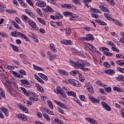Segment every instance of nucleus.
Listing matches in <instances>:
<instances>
[{
  "mask_svg": "<svg viewBox=\"0 0 124 124\" xmlns=\"http://www.w3.org/2000/svg\"><path fill=\"white\" fill-rule=\"evenodd\" d=\"M70 63L75 67V68H76V69H78V68H79V69H81L82 71H84V72H87V71H89V68H86L85 65L88 66L89 65V63H87V62L84 61V60H80L78 61L77 62H75L73 61L70 60Z\"/></svg>",
  "mask_w": 124,
  "mask_h": 124,
  "instance_id": "obj_1",
  "label": "nucleus"
},
{
  "mask_svg": "<svg viewBox=\"0 0 124 124\" xmlns=\"http://www.w3.org/2000/svg\"><path fill=\"white\" fill-rule=\"evenodd\" d=\"M104 16L106 18H107V19H108L109 21H113L114 23L116 25V26H120V27H123V24L119 22V21L111 17V15L109 14H105Z\"/></svg>",
  "mask_w": 124,
  "mask_h": 124,
  "instance_id": "obj_2",
  "label": "nucleus"
},
{
  "mask_svg": "<svg viewBox=\"0 0 124 124\" xmlns=\"http://www.w3.org/2000/svg\"><path fill=\"white\" fill-rule=\"evenodd\" d=\"M85 87L87 89V90L88 91L89 93H90L91 94H93V93H94L93 88L90 82H86L85 84Z\"/></svg>",
  "mask_w": 124,
  "mask_h": 124,
  "instance_id": "obj_3",
  "label": "nucleus"
},
{
  "mask_svg": "<svg viewBox=\"0 0 124 124\" xmlns=\"http://www.w3.org/2000/svg\"><path fill=\"white\" fill-rule=\"evenodd\" d=\"M17 117V119H19V120H20V121H23V122H27V121H28L27 116L21 113L18 114Z\"/></svg>",
  "mask_w": 124,
  "mask_h": 124,
  "instance_id": "obj_4",
  "label": "nucleus"
},
{
  "mask_svg": "<svg viewBox=\"0 0 124 124\" xmlns=\"http://www.w3.org/2000/svg\"><path fill=\"white\" fill-rule=\"evenodd\" d=\"M36 5L39 6L40 7H45V6L47 5V4H46L45 1H38L36 3Z\"/></svg>",
  "mask_w": 124,
  "mask_h": 124,
  "instance_id": "obj_5",
  "label": "nucleus"
},
{
  "mask_svg": "<svg viewBox=\"0 0 124 124\" xmlns=\"http://www.w3.org/2000/svg\"><path fill=\"white\" fill-rule=\"evenodd\" d=\"M82 39L86 40V41H91V40H93V35L91 34H88L86 35V37H83Z\"/></svg>",
  "mask_w": 124,
  "mask_h": 124,
  "instance_id": "obj_6",
  "label": "nucleus"
},
{
  "mask_svg": "<svg viewBox=\"0 0 124 124\" xmlns=\"http://www.w3.org/2000/svg\"><path fill=\"white\" fill-rule=\"evenodd\" d=\"M104 72L105 73H106V74L109 75L110 76H112V75H114V74H115V71L111 69L105 70Z\"/></svg>",
  "mask_w": 124,
  "mask_h": 124,
  "instance_id": "obj_7",
  "label": "nucleus"
},
{
  "mask_svg": "<svg viewBox=\"0 0 124 124\" xmlns=\"http://www.w3.org/2000/svg\"><path fill=\"white\" fill-rule=\"evenodd\" d=\"M17 106L19 109L23 112H24V113H28L29 111L28 110V109L25 106L22 104H18Z\"/></svg>",
  "mask_w": 124,
  "mask_h": 124,
  "instance_id": "obj_8",
  "label": "nucleus"
},
{
  "mask_svg": "<svg viewBox=\"0 0 124 124\" xmlns=\"http://www.w3.org/2000/svg\"><path fill=\"white\" fill-rule=\"evenodd\" d=\"M44 12H46V13H51V12H54V10L50 6H46V8L43 9Z\"/></svg>",
  "mask_w": 124,
  "mask_h": 124,
  "instance_id": "obj_9",
  "label": "nucleus"
},
{
  "mask_svg": "<svg viewBox=\"0 0 124 124\" xmlns=\"http://www.w3.org/2000/svg\"><path fill=\"white\" fill-rule=\"evenodd\" d=\"M101 105H102L103 107H104V108L107 110V111H111V108L110 106L107 105V104H106V103L105 102H102Z\"/></svg>",
  "mask_w": 124,
  "mask_h": 124,
  "instance_id": "obj_10",
  "label": "nucleus"
},
{
  "mask_svg": "<svg viewBox=\"0 0 124 124\" xmlns=\"http://www.w3.org/2000/svg\"><path fill=\"white\" fill-rule=\"evenodd\" d=\"M89 99L93 103H99V99L93 96H89Z\"/></svg>",
  "mask_w": 124,
  "mask_h": 124,
  "instance_id": "obj_11",
  "label": "nucleus"
},
{
  "mask_svg": "<svg viewBox=\"0 0 124 124\" xmlns=\"http://www.w3.org/2000/svg\"><path fill=\"white\" fill-rule=\"evenodd\" d=\"M28 23L31 28H33V29H35V28H36V24L34 22L32 21V20L28 19Z\"/></svg>",
  "mask_w": 124,
  "mask_h": 124,
  "instance_id": "obj_12",
  "label": "nucleus"
},
{
  "mask_svg": "<svg viewBox=\"0 0 124 124\" xmlns=\"http://www.w3.org/2000/svg\"><path fill=\"white\" fill-rule=\"evenodd\" d=\"M66 93L69 96H73V97H76V93L73 91H68L66 92Z\"/></svg>",
  "mask_w": 124,
  "mask_h": 124,
  "instance_id": "obj_13",
  "label": "nucleus"
},
{
  "mask_svg": "<svg viewBox=\"0 0 124 124\" xmlns=\"http://www.w3.org/2000/svg\"><path fill=\"white\" fill-rule=\"evenodd\" d=\"M18 34L19 35V36H20V37H21V38H23V39H25V40H26V41H29V38H28V37L25 36V34L20 32H18Z\"/></svg>",
  "mask_w": 124,
  "mask_h": 124,
  "instance_id": "obj_14",
  "label": "nucleus"
},
{
  "mask_svg": "<svg viewBox=\"0 0 124 124\" xmlns=\"http://www.w3.org/2000/svg\"><path fill=\"white\" fill-rule=\"evenodd\" d=\"M38 75L41 77L42 79H43V80H45V81H48V77H47L46 75L40 73H38Z\"/></svg>",
  "mask_w": 124,
  "mask_h": 124,
  "instance_id": "obj_15",
  "label": "nucleus"
},
{
  "mask_svg": "<svg viewBox=\"0 0 124 124\" xmlns=\"http://www.w3.org/2000/svg\"><path fill=\"white\" fill-rule=\"evenodd\" d=\"M58 72H59L61 75H63V76H67L68 75L67 72L63 70H58Z\"/></svg>",
  "mask_w": 124,
  "mask_h": 124,
  "instance_id": "obj_16",
  "label": "nucleus"
},
{
  "mask_svg": "<svg viewBox=\"0 0 124 124\" xmlns=\"http://www.w3.org/2000/svg\"><path fill=\"white\" fill-rule=\"evenodd\" d=\"M0 112H3L6 115V117L8 116V109L5 108H0Z\"/></svg>",
  "mask_w": 124,
  "mask_h": 124,
  "instance_id": "obj_17",
  "label": "nucleus"
},
{
  "mask_svg": "<svg viewBox=\"0 0 124 124\" xmlns=\"http://www.w3.org/2000/svg\"><path fill=\"white\" fill-rule=\"evenodd\" d=\"M116 80L120 82H124V76L123 75L119 76L118 77L116 78Z\"/></svg>",
  "mask_w": 124,
  "mask_h": 124,
  "instance_id": "obj_18",
  "label": "nucleus"
},
{
  "mask_svg": "<svg viewBox=\"0 0 124 124\" xmlns=\"http://www.w3.org/2000/svg\"><path fill=\"white\" fill-rule=\"evenodd\" d=\"M43 115L44 118L45 119L46 121H47V122H50L51 119H50V117H49V115L46 113H43Z\"/></svg>",
  "mask_w": 124,
  "mask_h": 124,
  "instance_id": "obj_19",
  "label": "nucleus"
},
{
  "mask_svg": "<svg viewBox=\"0 0 124 124\" xmlns=\"http://www.w3.org/2000/svg\"><path fill=\"white\" fill-rule=\"evenodd\" d=\"M99 8L102 10V11H104V12H108V13H109V10H108V8L103 6H100Z\"/></svg>",
  "mask_w": 124,
  "mask_h": 124,
  "instance_id": "obj_20",
  "label": "nucleus"
},
{
  "mask_svg": "<svg viewBox=\"0 0 124 124\" xmlns=\"http://www.w3.org/2000/svg\"><path fill=\"white\" fill-rule=\"evenodd\" d=\"M12 74L14 75V76H15V77H16L17 78H19L20 79H22V78H23V76L19 75L16 72H13Z\"/></svg>",
  "mask_w": 124,
  "mask_h": 124,
  "instance_id": "obj_21",
  "label": "nucleus"
},
{
  "mask_svg": "<svg viewBox=\"0 0 124 124\" xmlns=\"http://www.w3.org/2000/svg\"><path fill=\"white\" fill-rule=\"evenodd\" d=\"M91 12L93 13H101V11L100 10H98L97 9H95L93 8H92L90 9Z\"/></svg>",
  "mask_w": 124,
  "mask_h": 124,
  "instance_id": "obj_22",
  "label": "nucleus"
},
{
  "mask_svg": "<svg viewBox=\"0 0 124 124\" xmlns=\"http://www.w3.org/2000/svg\"><path fill=\"white\" fill-rule=\"evenodd\" d=\"M50 48L51 51H52V52H57V49H56V47H55V45H53V44H50Z\"/></svg>",
  "mask_w": 124,
  "mask_h": 124,
  "instance_id": "obj_23",
  "label": "nucleus"
},
{
  "mask_svg": "<svg viewBox=\"0 0 124 124\" xmlns=\"http://www.w3.org/2000/svg\"><path fill=\"white\" fill-rule=\"evenodd\" d=\"M86 120L87 122H89V123H91V124H96V121H95V120L92 119V118H86Z\"/></svg>",
  "mask_w": 124,
  "mask_h": 124,
  "instance_id": "obj_24",
  "label": "nucleus"
},
{
  "mask_svg": "<svg viewBox=\"0 0 124 124\" xmlns=\"http://www.w3.org/2000/svg\"><path fill=\"white\" fill-rule=\"evenodd\" d=\"M96 22L98 24H99V25H103V26H106V25H107V24H106V23H105L103 21L99 20V19H97V20H96Z\"/></svg>",
  "mask_w": 124,
  "mask_h": 124,
  "instance_id": "obj_25",
  "label": "nucleus"
},
{
  "mask_svg": "<svg viewBox=\"0 0 124 124\" xmlns=\"http://www.w3.org/2000/svg\"><path fill=\"white\" fill-rule=\"evenodd\" d=\"M29 98L31 101H38V98L35 96H30Z\"/></svg>",
  "mask_w": 124,
  "mask_h": 124,
  "instance_id": "obj_26",
  "label": "nucleus"
},
{
  "mask_svg": "<svg viewBox=\"0 0 124 124\" xmlns=\"http://www.w3.org/2000/svg\"><path fill=\"white\" fill-rule=\"evenodd\" d=\"M37 20L39 23H41V24H43V25H46V23H45V21H44V19L41 18L40 17H37Z\"/></svg>",
  "mask_w": 124,
  "mask_h": 124,
  "instance_id": "obj_27",
  "label": "nucleus"
},
{
  "mask_svg": "<svg viewBox=\"0 0 124 124\" xmlns=\"http://www.w3.org/2000/svg\"><path fill=\"white\" fill-rule=\"evenodd\" d=\"M20 83H21V84H25V85H30V82L27 79H21Z\"/></svg>",
  "mask_w": 124,
  "mask_h": 124,
  "instance_id": "obj_28",
  "label": "nucleus"
},
{
  "mask_svg": "<svg viewBox=\"0 0 124 124\" xmlns=\"http://www.w3.org/2000/svg\"><path fill=\"white\" fill-rule=\"evenodd\" d=\"M11 35H12L14 37H17L19 34L17 31H14L11 33Z\"/></svg>",
  "mask_w": 124,
  "mask_h": 124,
  "instance_id": "obj_29",
  "label": "nucleus"
},
{
  "mask_svg": "<svg viewBox=\"0 0 124 124\" xmlns=\"http://www.w3.org/2000/svg\"><path fill=\"white\" fill-rule=\"evenodd\" d=\"M0 95H1L2 97H5V94L4 93V92H3V90L1 88H0Z\"/></svg>",
  "mask_w": 124,
  "mask_h": 124,
  "instance_id": "obj_30",
  "label": "nucleus"
},
{
  "mask_svg": "<svg viewBox=\"0 0 124 124\" xmlns=\"http://www.w3.org/2000/svg\"><path fill=\"white\" fill-rule=\"evenodd\" d=\"M21 18L24 22H27V20L29 21V17L27 16L22 15L21 16Z\"/></svg>",
  "mask_w": 124,
  "mask_h": 124,
  "instance_id": "obj_31",
  "label": "nucleus"
},
{
  "mask_svg": "<svg viewBox=\"0 0 124 124\" xmlns=\"http://www.w3.org/2000/svg\"><path fill=\"white\" fill-rule=\"evenodd\" d=\"M59 94H60L62 96V97H64V98L66 97V94H65V92H64V91L62 90H61Z\"/></svg>",
  "mask_w": 124,
  "mask_h": 124,
  "instance_id": "obj_32",
  "label": "nucleus"
},
{
  "mask_svg": "<svg viewBox=\"0 0 124 124\" xmlns=\"http://www.w3.org/2000/svg\"><path fill=\"white\" fill-rule=\"evenodd\" d=\"M103 65L104 66H105V67H108V68H109V67H111V65L108 62H104L103 63Z\"/></svg>",
  "mask_w": 124,
  "mask_h": 124,
  "instance_id": "obj_33",
  "label": "nucleus"
},
{
  "mask_svg": "<svg viewBox=\"0 0 124 124\" xmlns=\"http://www.w3.org/2000/svg\"><path fill=\"white\" fill-rule=\"evenodd\" d=\"M74 86H75V87H78L79 88V87H81V84H80V82H79L78 81L76 80V81H75Z\"/></svg>",
  "mask_w": 124,
  "mask_h": 124,
  "instance_id": "obj_34",
  "label": "nucleus"
},
{
  "mask_svg": "<svg viewBox=\"0 0 124 124\" xmlns=\"http://www.w3.org/2000/svg\"><path fill=\"white\" fill-rule=\"evenodd\" d=\"M57 111H58V112H59V113H61V114H62V115H65V112H64L63 110H62L60 107H58L57 108Z\"/></svg>",
  "mask_w": 124,
  "mask_h": 124,
  "instance_id": "obj_35",
  "label": "nucleus"
},
{
  "mask_svg": "<svg viewBox=\"0 0 124 124\" xmlns=\"http://www.w3.org/2000/svg\"><path fill=\"white\" fill-rule=\"evenodd\" d=\"M123 62L122 60L117 61H116V63L119 64V65H121V66H124V62Z\"/></svg>",
  "mask_w": 124,
  "mask_h": 124,
  "instance_id": "obj_36",
  "label": "nucleus"
},
{
  "mask_svg": "<svg viewBox=\"0 0 124 124\" xmlns=\"http://www.w3.org/2000/svg\"><path fill=\"white\" fill-rule=\"evenodd\" d=\"M47 103L49 108H50V109H54V107H53V104H52V102H50V101H47Z\"/></svg>",
  "mask_w": 124,
  "mask_h": 124,
  "instance_id": "obj_37",
  "label": "nucleus"
},
{
  "mask_svg": "<svg viewBox=\"0 0 124 124\" xmlns=\"http://www.w3.org/2000/svg\"><path fill=\"white\" fill-rule=\"evenodd\" d=\"M64 16H72V13L69 12H64L63 13Z\"/></svg>",
  "mask_w": 124,
  "mask_h": 124,
  "instance_id": "obj_38",
  "label": "nucleus"
},
{
  "mask_svg": "<svg viewBox=\"0 0 124 124\" xmlns=\"http://www.w3.org/2000/svg\"><path fill=\"white\" fill-rule=\"evenodd\" d=\"M113 90L116 92H118V93H121L122 92V89L117 87H114Z\"/></svg>",
  "mask_w": 124,
  "mask_h": 124,
  "instance_id": "obj_39",
  "label": "nucleus"
},
{
  "mask_svg": "<svg viewBox=\"0 0 124 124\" xmlns=\"http://www.w3.org/2000/svg\"><path fill=\"white\" fill-rule=\"evenodd\" d=\"M84 3H85V6L89 7V5H88V2H91L92 0H83Z\"/></svg>",
  "mask_w": 124,
  "mask_h": 124,
  "instance_id": "obj_40",
  "label": "nucleus"
},
{
  "mask_svg": "<svg viewBox=\"0 0 124 124\" xmlns=\"http://www.w3.org/2000/svg\"><path fill=\"white\" fill-rule=\"evenodd\" d=\"M3 10H4V6L0 2V12H3Z\"/></svg>",
  "mask_w": 124,
  "mask_h": 124,
  "instance_id": "obj_41",
  "label": "nucleus"
},
{
  "mask_svg": "<svg viewBox=\"0 0 124 124\" xmlns=\"http://www.w3.org/2000/svg\"><path fill=\"white\" fill-rule=\"evenodd\" d=\"M33 68H34V69H35L36 70H38V71L42 70V68L39 67L37 66H36L34 64H33Z\"/></svg>",
  "mask_w": 124,
  "mask_h": 124,
  "instance_id": "obj_42",
  "label": "nucleus"
},
{
  "mask_svg": "<svg viewBox=\"0 0 124 124\" xmlns=\"http://www.w3.org/2000/svg\"><path fill=\"white\" fill-rule=\"evenodd\" d=\"M76 81V80L75 79H73L71 78L68 80V82H69L71 84V85H73V86L74 85V84Z\"/></svg>",
  "mask_w": 124,
  "mask_h": 124,
  "instance_id": "obj_43",
  "label": "nucleus"
},
{
  "mask_svg": "<svg viewBox=\"0 0 124 124\" xmlns=\"http://www.w3.org/2000/svg\"><path fill=\"white\" fill-rule=\"evenodd\" d=\"M107 1H108V2L110 4V5H114L115 4V1L114 0H106Z\"/></svg>",
  "mask_w": 124,
  "mask_h": 124,
  "instance_id": "obj_44",
  "label": "nucleus"
},
{
  "mask_svg": "<svg viewBox=\"0 0 124 124\" xmlns=\"http://www.w3.org/2000/svg\"><path fill=\"white\" fill-rule=\"evenodd\" d=\"M12 47L14 50V51H16V52H18V51H19V49H18V47H17V46L12 45Z\"/></svg>",
  "mask_w": 124,
  "mask_h": 124,
  "instance_id": "obj_45",
  "label": "nucleus"
},
{
  "mask_svg": "<svg viewBox=\"0 0 124 124\" xmlns=\"http://www.w3.org/2000/svg\"><path fill=\"white\" fill-rule=\"evenodd\" d=\"M55 103H56V104H57L58 105H59V106H60V107H62V103L58 101H54Z\"/></svg>",
  "mask_w": 124,
  "mask_h": 124,
  "instance_id": "obj_46",
  "label": "nucleus"
},
{
  "mask_svg": "<svg viewBox=\"0 0 124 124\" xmlns=\"http://www.w3.org/2000/svg\"><path fill=\"white\" fill-rule=\"evenodd\" d=\"M37 89L39 92H40V93H44V90H43V88H42L41 86Z\"/></svg>",
  "mask_w": 124,
  "mask_h": 124,
  "instance_id": "obj_47",
  "label": "nucleus"
},
{
  "mask_svg": "<svg viewBox=\"0 0 124 124\" xmlns=\"http://www.w3.org/2000/svg\"><path fill=\"white\" fill-rule=\"evenodd\" d=\"M117 69L118 71H119V72H121V73H124V68H121L118 67Z\"/></svg>",
  "mask_w": 124,
  "mask_h": 124,
  "instance_id": "obj_48",
  "label": "nucleus"
},
{
  "mask_svg": "<svg viewBox=\"0 0 124 124\" xmlns=\"http://www.w3.org/2000/svg\"><path fill=\"white\" fill-rule=\"evenodd\" d=\"M75 101H76V102L78 103V104H79V105H80V106H81V107L83 106V105H82V103H81V101L80 100H78L77 99H75Z\"/></svg>",
  "mask_w": 124,
  "mask_h": 124,
  "instance_id": "obj_49",
  "label": "nucleus"
},
{
  "mask_svg": "<svg viewBox=\"0 0 124 124\" xmlns=\"http://www.w3.org/2000/svg\"><path fill=\"white\" fill-rule=\"evenodd\" d=\"M79 80L81 81V82H85V78L83 77H82V75L80 74L79 76Z\"/></svg>",
  "mask_w": 124,
  "mask_h": 124,
  "instance_id": "obj_50",
  "label": "nucleus"
},
{
  "mask_svg": "<svg viewBox=\"0 0 124 124\" xmlns=\"http://www.w3.org/2000/svg\"><path fill=\"white\" fill-rule=\"evenodd\" d=\"M105 55L107 57H112V56H113V54L111 52H109V51L108 52L106 53Z\"/></svg>",
  "mask_w": 124,
  "mask_h": 124,
  "instance_id": "obj_51",
  "label": "nucleus"
},
{
  "mask_svg": "<svg viewBox=\"0 0 124 124\" xmlns=\"http://www.w3.org/2000/svg\"><path fill=\"white\" fill-rule=\"evenodd\" d=\"M19 74L20 75H26V72L24 70H21L19 71Z\"/></svg>",
  "mask_w": 124,
  "mask_h": 124,
  "instance_id": "obj_52",
  "label": "nucleus"
},
{
  "mask_svg": "<svg viewBox=\"0 0 124 124\" xmlns=\"http://www.w3.org/2000/svg\"><path fill=\"white\" fill-rule=\"evenodd\" d=\"M55 59H56V55H52L49 56V60L50 61H53V60H55Z\"/></svg>",
  "mask_w": 124,
  "mask_h": 124,
  "instance_id": "obj_53",
  "label": "nucleus"
},
{
  "mask_svg": "<svg viewBox=\"0 0 124 124\" xmlns=\"http://www.w3.org/2000/svg\"><path fill=\"white\" fill-rule=\"evenodd\" d=\"M66 31L67 34H70L71 33V29L69 28H67L66 29Z\"/></svg>",
  "mask_w": 124,
  "mask_h": 124,
  "instance_id": "obj_54",
  "label": "nucleus"
},
{
  "mask_svg": "<svg viewBox=\"0 0 124 124\" xmlns=\"http://www.w3.org/2000/svg\"><path fill=\"white\" fill-rule=\"evenodd\" d=\"M92 17H93V18H95V19H97V18H98V15L97 14H92L91 15Z\"/></svg>",
  "mask_w": 124,
  "mask_h": 124,
  "instance_id": "obj_55",
  "label": "nucleus"
},
{
  "mask_svg": "<svg viewBox=\"0 0 124 124\" xmlns=\"http://www.w3.org/2000/svg\"><path fill=\"white\" fill-rule=\"evenodd\" d=\"M27 2L31 6H33V3H32V1H31V0H27Z\"/></svg>",
  "mask_w": 124,
  "mask_h": 124,
  "instance_id": "obj_56",
  "label": "nucleus"
},
{
  "mask_svg": "<svg viewBox=\"0 0 124 124\" xmlns=\"http://www.w3.org/2000/svg\"><path fill=\"white\" fill-rule=\"evenodd\" d=\"M61 43H62V44H65V45H67V40H64L63 41H61Z\"/></svg>",
  "mask_w": 124,
  "mask_h": 124,
  "instance_id": "obj_57",
  "label": "nucleus"
},
{
  "mask_svg": "<svg viewBox=\"0 0 124 124\" xmlns=\"http://www.w3.org/2000/svg\"><path fill=\"white\" fill-rule=\"evenodd\" d=\"M47 1H48V2H50V3H51L52 4H55V3H56L55 0H47Z\"/></svg>",
  "mask_w": 124,
  "mask_h": 124,
  "instance_id": "obj_58",
  "label": "nucleus"
},
{
  "mask_svg": "<svg viewBox=\"0 0 124 124\" xmlns=\"http://www.w3.org/2000/svg\"><path fill=\"white\" fill-rule=\"evenodd\" d=\"M109 52V49L105 47L104 49V54L105 55L106 53H108Z\"/></svg>",
  "mask_w": 124,
  "mask_h": 124,
  "instance_id": "obj_59",
  "label": "nucleus"
},
{
  "mask_svg": "<svg viewBox=\"0 0 124 124\" xmlns=\"http://www.w3.org/2000/svg\"><path fill=\"white\" fill-rule=\"evenodd\" d=\"M76 19H77V16L75 17L74 16H72L70 17L69 20L71 21H74V20H76Z\"/></svg>",
  "mask_w": 124,
  "mask_h": 124,
  "instance_id": "obj_60",
  "label": "nucleus"
},
{
  "mask_svg": "<svg viewBox=\"0 0 124 124\" xmlns=\"http://www.w3.org/2000/svg\"><path fill=\"white\" fill-rule=\"evenodd\" d=\"M105 91L107 93H110V92H111V91H112V90L111 89V88L108 87V88H105Z\"/></svg>",
  "mask_w": 124,
  "mask_h": 124,
  "instance_id": "obj_61",
  "label": "nucleus"
},
{
  "mask_svg": "<svg viewBox=\"0 0 124 124\" xmlns=\"http://www.w3.org/2000/svg\"><path fill=\"white\" fill-rule=\"evenodd\" d=\"M29 15V16H30V17H31L33 19H34V18H35V16H34L33 13H32L31 12Z\"/></svg>",
  "mask_w": 124,
  "mask_h": 124,
  "instance_id": "obj_62",
  "label": "nucleus"
},
{
  "mask_svg": "<svg viewBox=\"0 0 124 124\" xmlns=\"http://www.w3.org/2000/svg\"><path fill=\"white\" fill-rule=\"evenodd\" d=\"M121 116L124 119V108L121 109Z\"/></svg>",
  "mask_w": 124,
  "mask_h": 124,
  "instance_id": "obj_63",
  "label": "nucleus"
},
{
  "mask_svg": "<svg viewBox=\"0 0 124 124\" xmlns=\"http://www.w3.org/2000/svg\"><path fill=\"white\" fill-rule=\"evenodd\" d=\"M37 12L38 14H39V15H42V12H41V10L40 9H37Z\"/></svg>",
  "mask_w": 124,
  "mask_h": 124,
  "instance_id": "obj_64",
  "label": "nucleus"
}]
</instances>
